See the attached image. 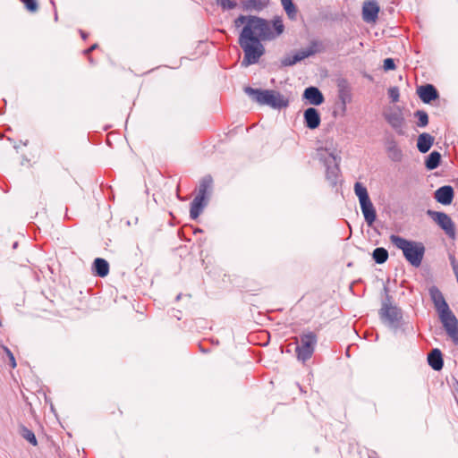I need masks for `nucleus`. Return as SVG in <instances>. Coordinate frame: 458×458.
<instances>
[{
    "label": "nucleus",
    "mask_w": 458,
    "mask_h": 458,
    "mask_svg": "<svg viewBox=\"0 0 458 458\" xmlns=\"http://www.w3.org/2000/svg\"><path fill=\"white\" fill-rule=\"evenodd\" d=\"M388 97L391 98L393 103H396L399 101V89L397 87H391L388 89Z\"/></svg>",
    "instance_id": "obj_35"
},
{
    "label": "nucleus",
    "mask_w": 458,
    "mask_h": 458,
    "mask_svg": "<svg viewBox=\"0 0 458 458\" xmlns=\"http://www.w3.org/2000/svg\"><path fill=\"white\" fill-rule=\"evenodd\" d=\"M217 4L223 10H233L237 6V3L233 0H217Z\"/></svg>",
    "instance_id": "obj_33"
},
{
    "label": "nucleus",
    "mask_w": 458,
    "mask_h": 458,
    "mask_svg": "<svg viewBox=\"0 0 458 458\" xmlns=\"http://www.w3.org/2000/svg\"><path fill=\"white\" fill-rule=\"evenodd\" d=\"M26 9L30 13H36L38 10L37 0H22Z\"/></svg>",
    "instance_id": "obj_34"
},
{
    "label": "nucleus",
    "mask_w": 458,
    "mask_h": 458,
    "mask_svg": "<svg viewBox=\"0 0 458 458\" xmlns=\"http://www.w3.org/2000/svg\"><path fill=\"white\" fill-rule=\"evenodd\" d=\"M97 47H98V45H97V44H94V45H92L89 48L86 49V50L84 51V53H85L86 55H89L91 51H93V50H94V49H96Z\"/></svg>",
    "instance_id": "obj_39"
},
{
    "label": "nucleus",
    "mask_w": 458,
    "mask_h": 458,
    "mask_svg": "<svg viewBox=\"0 0 458 458\" xmlns=\"http://www.w3.org/2000/svg\"><path fill=\"white\" fill-rule=\"evenodd\" d=\"M386 150L388 157L393 162H401L403 157V153L399 148L396 140L391 137L386 140Z\"/></svg>",
    "instance_id": "obj_12"
},
{
    "label": "nucleus",
    "mask_w": 458,
    "mask_h": 458,
    "mask_svg": "<svg viewBox=\"0 0 458 458\" xmlns=\"http://www.w3.org/2000/svg\"><path fill=\"white\" fill-rule=\"evenodd\" d=\"M441 161V155L437 151L431 152L426 158L425 165L428 170L436 169Z\"/></svg>",
    "instance_id": "obj_25"
},
{
    "label": "nucleus",
    "mask_w": 458,
    "mask_h": 458,
    "mask_svg": "<svg viewBox=\"0 0 458 458\" xmlns=\"http://www.w3.org/2000/svg\"><path fill=\"white\" fill-rule=\"evenodd\" d=\"M4 349V352L6 353L8 359H9V361H10V366L14 369L17 364H16V360H15V358L13 356V353L10 351V349L6 346H4L3 347Z\"/></svg>",
    "instance_id": "obj_36"
},
{
    "label": "nucleus",
    "mask_w": 458,
    "mask_h": 458,
    "mask_svg": "<svg viewBox=\"0 0 458 458\" xmlns=\"http://www.w3.org/2000/svg\"><path fill=\"white\" fill-rule=\"evenodd\" d=\"M379 313L382 321L388 327L396 329L401 326L403 313L398 307L384 303Z\"/></svg>",
    "instance_id": "obj_7"
},
{
    "label": "nucleus",
    "mask_w": 458,
    "mask_h": 458,
    "mask_svg": "<svg viewBox=\"0 0 458 458\" xmlns=\"http://www.w3.org/2000/svg\"><path fill=\"white\" fill-rule=\"evenodd\" d=\"M434 143V137L428 133L423 132L419 135L417 148L420 152L427 153Z\"/></svg>",
    "instance_id": "obj_20"
},
{
    "label": "nucleus",
    "mask_w": 458,
    "mask_h": 458,
    "mask_svg": "<svg viewBox=\"0 0 458 458\" xmlns=\"http://www.w3.org/2000/svg\"><path fill=\"white\" fill-rule=\"evenodd\" d=\"M427 214L442 230L445 231L448 237L454 239L455 226L453 220L447 214L431 209H428Z\"/></svg>",
    "instance_id": "obj_8"
},
{
    "label": "nucleus",
    "mask_w": 458,
    "mask_h": 458,
    "mask_svg": "<svg viewBox=\"0 0 458 458\" xmlns=\"http://www.w3.org/2000/svg\"><path fill=\"white\" fill-rule=\"evenodd\" d=\"M239 45L244 52L242 66H249L259 62L265 53V47L259 37L249 27H243L239 36Z\"/></svg>",
    "instance_id": "obj_1"
},
{
    "label": "nucleus",
    "mask_w": 458,
    "mask_h": 458,
    "mask_svg": "<svg viewBox=\"0 0 458 458\" xmlns=\"http://www.w3.org/2000/svg\"><path fill=\"white\" fill-rule=\"evenodd\" d=\"M81 37H82L83 38H86V37H87V36H86V34H85L83 31H81Z\"/></svg>",
    "instance_id": "obj_40"
},
{
    "label": "nucleus",
    "mask_w": 458,
    "mask_h": 458,
    "mask_svg": "<svg viewBox=\"0 0 458 458\" xmlns=\"http://www.w3.org/2000/svg\"><path fill=\"white\" fill-rule=\"evenodd\" d=\"M318 155L319 157V160L322 161L326 166V177L327 181L331 185H336L340 173V157H337V156L333 152H327V149L323 148L318 150Z\"/></svg>",
    "instance_id": "obj_5"
},
{
    "label": "nucleus",
    "mask_w": 458,
    "mask_h": 458,
    "mask_svg": "<svg viewBox=\"0 0 458 458\" xmlns=\"http://www.w3.org/2000/svg\"><path fill=\"white\" fill-rule=\"evenodd\" d=\"M320 115L314 107H309L304 111V122L309 129H316L320 124Z\"/></svg>",
    "instance_id": "obj_16"
},
{
    "label": "nucleus",
    "mask_w": 458,
    "mask_h": 458,
    "mask_svg": "<svg viewBox=\"0 0 458 458\" xmlns=\"http://www.w3.org/2000/svg\"><path fill=\"white\" fill-rule=\"evenodd\" d=\"M428 365L434 370H440L444 366L442 352L439 349H433L428 355Z\"/></svg>",
    "instance_id": "obj_19"
},
{
    "label": "nucleus",
    "mask_w": 458,
    "mask_h": 458,
    "mask_svg": "<svg viewBox=\"0 0 458 458\" xmlns=\"http://www.w3.org/2000/svg\"><path fill=\"white\" fill-rule=\"evenodd\" d=\"M379 6L374 0L365 2L362 7V17L367 22H374L377 19Z\"/></svg>",
    "instance_id": "obj_13"
},
{
    "label": "nucleus",
    "mask_w": 458,
    "mask_h": 458,
    "mask_svg": "<svg viewBox=\"0 0 458 458\" xmlns=\"http://www.w3.org/2000/svg\"><path fill=\"white\" fill-rule=\"evenodd\" d=\"M317 344V335L313 332L303 333L300 335L295 352L299 360L305 362L312 356Z\"/></svg>",
    "instance_id": "obj_6"
},
{
    "label": "nucleus",
    "mask_w": 458,
    "mask_h": 458,
    "mask_svg": "<svg viewBox=\"0 0 458 458\" xmlns=\"http://www.w3.org/2000/svg\"><path fill=\"white\" fill-rule=\"evenodd\" d=\"M391 243L403 251L405 259L413 267L421 265L425 254V246L420 242L411 241L399 235L391 234Z\"/></svg>",
    "instance_id": "obj_3"
},
{
    "label": "nucleus",
    "mask_w": 458,
    "mask_h": 458,
    "mask_svg": "<svg viewBox=\"0 0 458 458\" xmlns=\"http://www.w3.org/2000/svg\"><path fill=\"white\" fill-rule=\"evenodd\" d=\"M206 199H201V197H195L191 203L190 208V216L191 219H196L199 217L200 213L202 212L204 207L206 206Z\"/></svg>",
    "instance_id": "obj_21"
},
{
    "label": "nucleus",
    "mask_w": 458,
    "mask_h": 458,
    "mask_svg": "<svg viewBox=\"0 0 458 458\" xmlns=\"http://www.w3.org/2000/svg\"><path fill=\"white\" fill-rule=\"evenodd\" d=\"M383 116L388 124L399 135L404 134V117L402 110L398 107H389L384 113Z\"/></svg>",
    "instance_id": "obj_9"
},
{
    "label": "nucleus",
    "mask_w": 458,
    "mask_h": 458,
    "mask_svg": "<svg viewBox=\"0 0 458 458\" xmlns=\"http://www.w3.org/2000/svg\"><path fill=\"white\" fill-rule=\"evenodd\" d=\"M213 180L210 175H207L201 179L199 182L198 194L195 197H201V199H206L207 195L209 190L212 187Z\"/></svg>",
    "instance_id": "obj_23"
},
{
    "label": "nucleus",
    "mask_w": 458,
    "mask_h": 458,
    "mask_svg": "<svg viewBox=\"0 0 458 458\" xmlns=\"http://www.w3.org/2000/svg\"><path fill=\"white\" fill-rule=\"evenodd\" d=\"M436 200L442 205H449L454 199V189L450 185H445L435 191Z\"/></svg>",
    "instance_id": "obj_14"
},
{
    "label": "nucleus",
    "mask_w": 458,
    "mask_h": 458,
    "mask_svg": "<svg viewBox=\"0 0 458 458\" xmlns=\"http://www.w3.org/2000/svg\"><path fill=\"white\" fill-rule=\"evenodd\" d=\"M250 22L248 27L261 41L275 40L284 31L283 19L280 16H276L271 21L260 17L251 18Z\"/></svg>",
    "instance_id": "obj_2"
},
{
    "label": "nucleus",
    "mask_w": 458,
    "mask_h": 458,
    "mask_svg": "<svg viewBox=\"0 0 458 458\" xmlns=\"http://www.w3.org/2000/svg\"><path fill=\"white\" fill-rule=\"evenodd\" d=\"M17 245H18V243H17V242H14V243H13V249L17 248Z\"/></svg>",
    "instance_id": "obj_42"
},
{
    "label": "nucleus",
    "mask_w": 458,
    "mask_h": 458,
    "mask_svg": "<svg viewBox=\"0 0 458 458\" xmlns=\"http://www.w3.org/2000/svg\"><path fill=\"white\" fill-rule=\"evenodd\" d=\"M181 296H182V294H178V295L176 296V301H179V300L181 299Z\"/></svg>",
    "instance_id": "obj_41"
},
{
    "label": "nucleus",
    "mask_w": 458,
    "mask_h": 458,
    "mask_svg": "<svg viewBox=\"0 0 458 458\" xmlns=\"http://www.w3.org/2000/svg\"><path fill=\"white\" fill-rule=\"evenodd\" d=\"M281 4L287 17L292 21H295L297 19L298 9L293 0H281Z\"/></svg>",
    "instance_id": "obj_24"
},
{
    "label": "nucleus",
    "mask_w": 458,
    "mask_h": 458,
    "mask_svg": "<svg viewBox=\"0 0 458 458\" xmlns=\"http://www.w3.org/2000/svg\"><path fill=\"white\" fill-rule=\"evenodd\" d=\"M384 69L386 71H390L395 69V64L394 59L386 58L384 60Z\"/></svg>",
    "instance_id": "obj_37"
},
{
    "label": "nucleus",
    "mask_w": 458,
    "mask_h": 458,
    "mask_svg": "<svg viewBox=\"0 0 458 458\" xmlns=\"http://www.w3.org/2000/svg\"><path fill=\"white\" fill-rule=\"evenodd\" d=\"M414 116L418 118L417 126L423 128L426 127L428 123V115L423 110H417L414 113Z\"/></svg>",
    "instance_id": "obj_30"
},
{
    "label": "nucleus",
    "mask_w": 458,
    "mask_h": 458,
    "mask_svg": "<svg viewBox=\"0 0 458 458\" xmlns=\"http://www.w3.org/2000/svg\"><path fill=\"white\" fill-rule=\"evenodd\" d=\"M303 98L310 105L319 106L324 102V97L321 91L316 87H309L304 90Z\"/></svg>",
    "instance_id": "obj_17"
},
{
    "label": "nucleus",
    "mask_w": 458,
    "mask_h": 458,
    "mask_svg": "<svg viewBox=\"0 0 458 458\" xmlns=\"http://www.w3.org/2000/svg\"><path fill=\"white\" fill-rule=\"evenodd\" d=\"M21 436L26 439L28 442H30L32 445L36 446L38 445V441L36 438L35 434L32 430L29 429L28 428L22 426L20 428Z\"/></svg>",
    "instance_id": "obj_29"
},
{
    "label": "nucleus",
    "mask_w": 458,
    "mask_h": 458,
    "mask_svg": "<svg viewBox=\"0 0 458 458\" xmlns=\"http://www.w3.org/2000/svg\"><path fill=\"white\" fill-rule=\"evenodd\" d=\"M429 294H430L431 300L435 305V308H436L437 311L438 312V315L450 310L442 293L440 292V290L437 287L432 286L429 289Z\"/></svg>",
    "instance_id": "obj_11"
},
{
    "label": "nucleus",
    "mask_w": 458,
    "mask_h": 458,
    "mask_svg": "<svg viewBox=\"0 0 458 458\" xmlns=\"http://www.w3.org/2000/svg\"><path fill=\"white\" fill-rule=\"evenodd\" d=\"M354 192L359 199L360 203L367 201L369 199L367 188L361 182H355Z\"/></svg>",
    "instance_id": "obj_27"
},
{
    "label": "nucleus",
    "mask_w": 458,
    "mask_h": 458,
    "mask_svg": "<svg viewBox=\"0 0 458 458\" xmlns=\"http://www.w3.org/2000/svg\"><path fill=\"white\" fill-rule=\"evenodd\" d=\"M93 268L96 273L100 277H105L109 273V264L108 262L101 258H97L93 263Z\"/></svg>",
    "instance_id": "obj_22"
},
{
    "label": "nucleus",
    "mask_w": 458,
    "mask_h": 458,
    "mask_svg": "<svg viewBox=\"0 0 458 458\" xmlns=\"http://www.w3.org/2000/svg\"><path fill=\"white\" fill-rule=\"evenodd\" d=\"M251 18H258V16H253V15H250V16H245V15H240L238 18H236L234 20V26L236 28H239L241 27L242 25L245 24L244 27H248L250 26V24L251 23L250 22V19Z\"/></svg>",
    "instance_id": "obj_32"
},
{
    "label": "nucleus",
    "mask_w": 458,
    "mask_h": 458,
    "mask_svg": "<svg viewBox=\"0 0 458 458\" xmlns=\"http://www.w3.org/2000/svg\"><path fill=\"white\" fill-rule=\"evenodd\" d=\"M439 319L447 334L455 345H458V319L451 310L439 314Z\"/></svg>",
    "instance_id": "obj_10"
},
{
    "label": "nucleus",
    "mask_w": 458,
    "mask_h": 458,
    "mask_svg": "<svg viewBox=\"0 0 458 458\" xmlns=\"http://www.w3.org/2000/svg\"><path fill=\"white\" fill-rule=\"evenodd\" d=\"M244 92L261 106H268L274 109H282L289 105L288 99L280 92L272 89H259L246 87Z\"/></svg>",
    "instance_id": "obj_4"
},
{
    "label": "nucleus",
    "mask_w": 458,
    "mask_h": 458,
    "mask_svg": "<svg viewBox=\"0 0 458 458\" xmlns=\"http://www.w3.org/2000/svg\"><path fill=\"white\" fill-rule=\"evenodd\" d=\"M297 62L293 56H287L282 60V64L284 66H292V65L295 64Z\"/></svg>",
    "instance_id": "obj_38"
},
{
    "label": "nucleus",
    "mask_w": 458,
    "mask_h": 458,
    "mask_svg": "<svg viewBox=\"0 0 458 458\" xmlns=\"http://www.w3.org/2000/svg\"><path fill=\"white\" fill-rule=\"evenodd\" d=\"M318 45V44L317 42H312L311 46L308 49L299 51L293 56L298 63V62L314 55L318 51V49H317Z\"/></svg>",
    "instance_id": "obj_26"
},
{
    "label": "nucleus",
    "mask_w": 458,
    "mask_h": 458,
    "mask_svg": "<svg viewBox=\"0 0 458 458\" xmlns=\"http://www.w3.org/2000/svg\"><path fill=\"white\" fill-rule=\"evenodd\" d=\"M372 258L376 263L383 264L388 259V252L385 248L378 247L373 250Z\"/></svg>",
    "instance_id": "obj_28"
},
{
    "label": "nucleus",
    "mask_w": 458,
    "mask_h": 458,
    "mask_svg": "<svg viewBox=\"0 0 458 458\" xmlns=\"http://www.w3.org/2000/svg\"><path fill=\"white\" fill-rule=\"evenodd\" d=\"M360 209L368 225L371 226L377 218L376 209L370 199L360 203Z\"/></svg>",
    "instance_id": "obj_18"
},
{
    "label": "nucleus",
    "mask_w": 458,
    "mask_h": 458,
    "mask_svg": "<svg viewBox=\"0 0 458 458\" xmlns=\"http://www.w3.org/2000/svg\"><path fill=\"white\" fill-rule=\"evenodd\" d=\"M417 92L422 102L426 104H428L432 100H435L438 98V92L437 89L431 84L420 86Z\"/></svg>",
    "instance_id": "obj_15"
},
{
    "label": "nucleus",
    "mask_w": 458,
    "mask_h": 458,
    "mask_svg": "<svg viewBox=\"0 0 458 458\" xmlns=\"http://www.w3.org/2000/svg\"><path fill=\"white\" fill-rule=\"evenodd\" d=\"M242 4L245 11L260 10L262 8L259 0H242Z\"/></svg>",
    "instance_id": "obj_31"
}]
</instances>
